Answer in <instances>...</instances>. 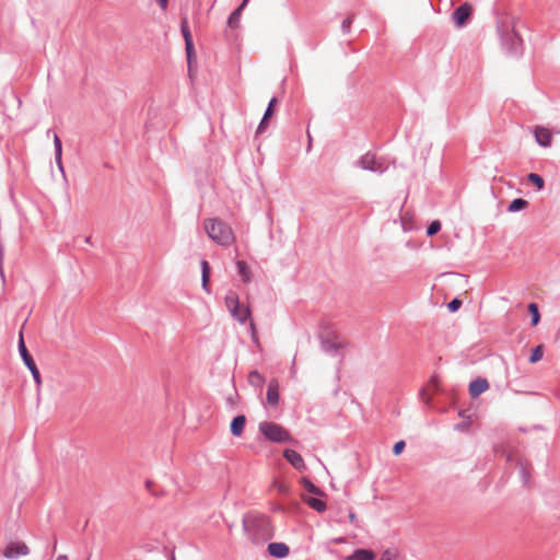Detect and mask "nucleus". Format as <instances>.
Returning <instances> with one entry per match:
<instances>
[{"label": "nucleus", "instance_id": "obj_17", "mask_svg": "<svg viewBox=\"0 0 560 560\" xmlns=\"http://www.w3.org/2000/svg\"><path fill=\"white\" fill-rule=\"evenodd\" d=\"M374 551L370 549H357L352 555L347 557V560H374Z\"/></svg>", "mask_w": 560, "mask_h": 560}, {"label": "nucleus", "instance_id": "obj_6", "mask_svg": "<svg viewBox=\"0 0 560 560\" xmlns=\"http://www.w3.org/2000/svg\"><path fill=\"white\" fill-rule=\"evenodd\" d=\"M471 13L472 7L469 3H464L459 8H457L453 13V20L456 26H464L467 20L470 18Z\"/></svg>", "mask_w": 560, "mask_h": 560}, {"label": "nucleus", "instance_id": "obj_41", "mask_svg": "<svg viewBox=\"0 0 560 560\" xmlns=\"http://www.w3.org/2000/svg\"><path fill=\"white\" fill-rule=\"evenodd\" d=\"M56 560H68V557L67 556H58Z\"/></svg>", "mask_w": 560, "mask_h": 560}, {"label": "nucleus", "instance_id": "obj_9", "mask_svg": "<svg viewBox=\"0 0 560 560\" xmlns=\"http://www.w3.org/2000/svg\"><path fill=\"white\" fill-rule=\"evenodd\" d=\"M283 457L299 471L306 469L303 457L294 450L287 448L283 451Z\"/></svg>", "mask_w": 560, "mask_h": 560}, {"label": "nucleus", "instance_id": "obj_12", "mask_svg": "<svg viewBox=\"0 0 560 560\" xmlns=\"http://www.w3.org/2000/svg\"><path fill=\"white\" fill-rule=\"evenodd\" d=\"M360 164L362 168L369 170V171H382L381 163L376 159V155L373 153H366L364 154L361 160Z\"/></svg>", "mask_w": 560, "mask_h": 560}, {"label": "nucleus", "instance_id": "obj_34", "mask_svg": "<svg viewBox=\"0 0 560 560\" xmlns=\"http://www.w3.org/2000/svg\"><path fill=\"white\" fill-rule=\"evenodd\" d=\"M182 33H183V36H184V39L185 42H190L192 40V37H191V34H190V31L188 28V25H187V22L184 21L182 23Z\"/></svg>", "mask_w": 560, "mask_h": 560}, {"label": "nucleus", "instance_id": "obj_2", "mask_svg": "<svg viewBox=\"0 0 560 560\" xmlns=\"http://www.w3.org/2000/svg\"><path fill=\"white\" fill-rule=\"evenodd\" d=\"M258 429L259 432L270 442L285 443L293 441L289 431L278 423L264 421L259 423Z\"/></svg>", "mask_w": 560, "mask_h": 560}, {"label": "nucleus", "instance_id": "obj_16", "mask_svg": "<svg viewBox=\"0 0 560 560\" xmlns=\"http://www.w3.org/2000/svg\"><path fill=\"white\" fill-rule=\"evenodd\" d=\"M302 500L313 510L322 513L326 510V503L319 499L307 497L305 494H301Z\"/></svg>", "mask_w": 560, "mask_h": 560}, {"label": "nucleus", "instance_id": "obj_15", "mask_svg": "<svg viewBox=\"0 0 560 560\" xmlns=\"http://www.w3.org/2000/svg\"><path fill=\"white\" fill-rule=\"evenodd\" d=\"M246 424V418L245 416H237L235 417L231 422V433L234 436H240L245 428Z\"/></svg>", "mask_w": 560, "mask_h": 560}, {"label": "nucleus", "instance_id": "obj_37", "mask_svg": "<svg viewBox=\"0 0 560 560\" xmlns=\"http://www.w3.org/2000/svg\"><path fill=\"white\" fill-rule=\"evenodd\" d=\"M406 444L404 441H398L397 443H395L394 447H393V452L395 455H399L404 448H405Z\"/></svg>", "mask_w": 560, "mask_h": 560}, {"label": "nucleus", "instance_id": "obj_3", "mask_svg": "<svg viewBox=\"0 0 560 560\" xmlns=\"http://www.w3.org/2000/svg\"><path fill=\"white\" fill-rule=\"evenodd\" d=\"M19 350H20V353H21V357H22L24 363L30 369V371H31L35 382L37 384H40L39 371H38L35 362H34L33 358L31 357V354L28 353V351H27V349L25 347L22 334L20 335Z\"/></svg>", "mask_w": 560, "mask_h": 560}, {"label": "nucleus", "instance_id": "obj_25", "mask_svg": "<svg viewBox=\"0 0 560 560\" xmlns=\"http://www.w3.org/2000/svg\"><path fill=\"white\" fill-rule=\"evenodd\" d=\"M248 382L252 386H255V387H261L262 384L265 383V378L264 376L258 373L257 371H253L249 373L248 375Z\"/></svg>", "mask_w": 560, "mask_h": 560}, {"label": "nucleus", "instance_id": "obj_31", "mask_svg": "<svg viewBox=\"0 0 560 560\" xmlns=\"http://www.w3.org/2000/svg\"><path fill=\"white\" fill-rule=\"evenodd\" d=\"M542 355H544V348H542V346H541V345H539V346H537V347L533 350L532 355H530V358H529V362H530V363H536V362H538V361H540V360H541Z\"/></svg>", "mask_w": 560, "mask_h": 560}, {"label": "nucleus", "instance_id": "obj_26", "mask_svg": "<svg viewBox=\"0 0 560 560\" xmlns=\"http://www.w3.org/2000/svg\"><path fill=\"white\" fill-rule=\"evenodd\" d=\"M236 266H237V269H238V272H240L241 277L243 278V281L244 282H249L250 281V271H249L246 262L242 261V260H238L236 262Z\"/></svg>", "mask_w": 560, "mask_h": 560}, {"label": "nucleus", "instance_id": "obj_7", "mask_svg": "<svg viewBox=\"0 0 560 560\" xmlns=\"http://www.w3.org/2000/svg\"><path fill=\"white\" fill-rule=\"evenodd\" d=\"M440 382L436 376H432L425 387L420 392V397L425 405H430L433 395L439 390Z\"/></svg>", "mask_w": 560, "mask_h": 560}, {"label": "nucleus", "instance_id": "obj_11", "mask_svg": "<svg viewBox=\"0 0 560 560\" xmlns=\"http://www.w3.org/2000/svg\"><path fill=\"white\" fill-rule=\"evenodd\" d=\"M489 389V382L486 378H477L469 384V394L472 398L478 397Z\"/></svg>", "mask_w": 560, "mask_h": 560}, {"label": "nucleus", "instance_id": "obj_24", "mask_svg": "<svg viewBox=\"0 0 560 560\" xmlns=\"http://www.w3.org/2000/svg\"><path fill=\"white\" fill-rule=\"evenodd\" d=\"M240 304L238 294L234 291H229L225 296V305L228 310L235 308Z\"/></svg>", "mask_w": 560, "mask_h": 560}, {"label": "nucleus", "instance_id": "obj_10", "mask_svg": "<svg viewBox=\"0 0 560 560\" xmlns=\"http://www.w3.org/2000/svg\"><path fill=\"white\" fill-rule=\"evenodd\" d=\"M267 404L276 407L279 402V383L276 378L271 380L267 389Z\"/></svg>", "mask_w": 560, "mask_h": 560}, {"label": "nucleus", "instance_id": "obj_14", "mask_svg": "<svg viewBox=\"0 0 560 560\" xmlns=\"http://www.w3.org/2000/svg\"><path fill=\"white\" fill-rule=\"evenodd\" d=\"M229 312L241 324L245 323L246 319L250 316V310L246 306H242L241 304H238L235 308H231Z\"/></svg>", "mask_w": 560, "mask_h": 560}, {"label": "nucleus", "instance_id": "obj_32", "mask_svg": "<svg viewBox=\"0 0 560 560\" xmlns=\"http://www.w3.org/2000/svg\"><path fill=\"white\" fill-rule=\"evenodd\" d=\"M440 230H441V223H440V221L435 220V221H433V222L428 226L427 234H428L429 236H433V235H434V234H436Z\"/></svg>", "mask_w": 560, "mask_h": 560}, {"label": "nucleus", "instance_id": "obj_33", "mask_svg": "<svg viewBox=\"0 0 560 560\" xmlns=\"http://www.w3.org/2000/svg\"><path fill=\"white\" fill-rule=\"evenodd\" d=\"M185 48H186V54H187L188 62L190 63L191 58L195 56V49H194L192 40L185 42Z\"/></svg>", "mask_w": 560, "mask_h": 560}, {"label": "nucleus", "instance_id": "obj_23", "mask_svg": "<svg viewBox=\"0 0 560 560\" xmlns=\"http://www.w3.org/2000/svg\"><path fill=\"white\" fill-rule=\"evenodd\" d=\"M271 488L283 494H288L291 491L289 483L280 479H273L271 482Z\"/></svg>", "mask_w": 560, "mask_h": 560}, {"label": "nucleus", "instance_id": "obj_39", "mask_svg": "<svg viewBox=\"0 0 560 560\" xmlns=\"http://www.w3.org/2000/svg\"><path fill=\"white\" fill-rule=\"evenodd\" d=\"M162 10H166L168 0H156Z\"/></svg>", "mask_w": 560, "mask_h": 560}, {"label": "nucleus", "instance_id": "obj_36", "mask_svg": "<svg viewBox=\"0 0 560 560\" xmlns=\"http://www.w3.org/2000/svg\"><path fill=\"white\" fill-rule=\"evenodd\" d=\"M460 305L462 301L458 299H454L448 303L447 307L451 312H456L460 307Z\"/></svg>", "mask_w": 560, "mask_h": 560}, {"label": "nucleus", "instance_id": "obj_8", "mask_svg": "<svg viewBox=\"0 0 560 560\" xmlns=\"http://www.w3.org/2000/svg\"><path fill=\"white\" fill-rule=\"evenodd\" d=\"M534 136L537 143L544 148H549L552 143V132L546 127H535Z\"/></svg>", "mask_w": 560, "mask_h": 560}, {"label": "nucleus", "instance_id": "obj_22", "mask_svg": "<svg viewBox=\"0 0 560 560\" xmlns=\"http://www.w3.org/2000/svg\"><path fill=\"white\" fill-rule=\"evenodd\" d=\"M301 483L307 492L319 497L324 495V492L318 487H316L310 479L304 477L301 479Z\"/></svg>", "mask_w": 560, "mask_h": 560}, {"label": "nucleus", "instance_id": "obj_18", "mask_svg": "<svg viewBox=\"0 0 560 560\" xmlns=\"http://www.w3.org/2000/svg\"><path fill=\"white\" fill-rule=\"evenodd\" d=\"M277 98L276 97H272L269 102V105H268V108L267 110L265 112V115L258 126V129H257V132H262L265 131L266 127H267V120L272 116L273 114V108L277 104Z\"/></svg>", "mask_w": 560, "mask_h": 560}, {"label": "nucleus", "instance_id": "obj_28", "mask_svg": "<svg viewBox=\"0 0 560 560\" xmlns=\"http://www.w3.org/2000/svg\"><path fill=\"white\" fill-rule=\"evenodd\" d=\"M241 13H242V10L238 8L234 12H232V14L230 15L229 21H228V24L230 27H232V28L238 27Z\"/></svg>", "mask_w": 560, "mask_h": 560}, {"label": "nucleus", "instance_id": "obj_27", "mask_svg": "<svg viewBox=\"0 0 560 560\" xmlns=\"http://www.w3.org/2000/svg\"><path fill=\"white\" fill-rule=\"evenodd\" d=\"M527 205H528V202L522 198L514 199L509 206V211L515 212V211L525 209L527 207Z\"/></svg>", "mask_w": 560, "mask_h": 560}, {"label": "nucleus", "instance_id": "obj_38", "mask_svg": "<svg viewBox=\"0 0 560 560\" xmlns=\"http://www.w3.org/2000/svg\"><path fill=\"white\" fill-rule=\"evenodd\" d=\"M349 522L355 524L358 521L357 514L351 510L348 515Z\"/></svg>", "mask_w": 560, "mask_h": 560}, {"label": "nucleus", "instance_id": "obj_42", "mask_svg": "<svg viewBox=\"0 0 560 560\" xmlns=\"http://www.w3.org/2000/svg\"><path fill=\"white\" fill-rule=\"evenodd\" d=\"M291 506H292V509L298 508V506H299V503H298V502H293V503L291 504Z\"/></svg>", "mask_w": 560, "mask_h": 560}, {"label": "nucleus", "instance_id": "obj_13", "mask_svg": "<svg viewBox=\"0 0 560 560\" xmlns=\"http://www.w3.org/2000/svg\"><path fill=\"white\" fill-rule=\"evenodd\" d=\"M268 552L275 558H285L290 549L284 542H271L268 545Z\"/></svg>", "mask_w": 560, "mask_h": 560}, {"label": "nucleus", "instance_id": "obj_4", "mask_svg": "<svg viewBox=\"0 0 560 560\" xmlns=\"http://www.w3.org/2000/svg\"><path fill=\"white\" fill-rule=\"evenodd\" d=\"M503 44L506 46L508 50L511 52L520 51L522 47V37L515 31L514 26H512L511 32H508L502 36Z\"/></svg>", "mask_w": 560, "mask_h": 560}, {"label": "nucleus", "instance_id": "obj_35", "mask_svg": "<svg viewBox=\"0 0 560 560\" xmlns=\"http://www.w3.org/2000/svg\"><path fill=\"white\" fill-rule=\"evenodd\" d=\"M249 328H250V334H252L253 341L259 347L260 342H259V338H258V335H257L256 325H255V323L253 320L249 323Z\"/></svg>", "mask_w": 560, "mask_h": 560}, {"label": "nucleus", "instance_id": "obj_20", "mask_svg": "<svg viewBox=\"0 0 560 560\" xmlns=\"http://www.w3.org/2000/svg\"><path fill=\"white\" fill-rule=\"evenodd\" d=\"M202 288L209 292L210 266L207 260H201Z\"/></svg>", "mask_w": 560, "mask_h": 560}, {"label": "nucleus", "instance_id": "obj_29", "mask_svg": "<svg viewBox=\"0 0 560 560\" xmlns=\"http://www.w3.org/2000/svg\"><path fill=\"white\" fill-rule=\"evenodd\" d=\"M527 179L530 183H533L537 187L538 190H541L544 188L545 182L540 175H538L536 173H530V174H528Z\"/></svg>", "mask_w": 560, "mask_h": 560}, {"label": "nucleus", "instance_id": "obj_1", "mask_svg": "<svg viewBox=\"0 0 560 560\" xmlns=\"http://www.w3.org/2000/svg\"><path fill=\"white\" fill-rule=\"evenodd\" d=\"M203 230L213 242L221 246H230L235 242V234L232 228L220 219H206L203 221Z\"/></svg>", "mask_w": 560, "mask_h": 560}, {"label": "nucleus", "instance_id": "obj_40", "mask_svg": "<svg viewBox=\"0 0 560 560\" xmlns=\"http://www.w3.org/2000/svg\"><path fill=\"white\" fill-rule=\"evenodd\" d=\"M249 0H243L242 4L238 7L243 11V9L247 5Z\"/></svg>", "mask_w": 560, "mask_h": 560}, {"label": "nucleus", "instance_id": "obj_21", "mask_svg": "<svg viewBox=\"0 0 560 560\" xmlns=\"http://www.w3.org/2000/svg\"><path fill=\"white\" fill-rule=\"evenodd\" d=\"M380 560H404V558L396 548H387L382 552Z\"/></svg>", "mask_w": 560, "mask_h": 560}, {"label": "nucleus", "instance_id": "obj_19", "mask_svg": "<svg viewBox=\"0 0 560 560\" xmlns=\"http://www.w3.org/2000/svg\"><path fill=\"white\" fill-rule=\"evenodd\" d=\"M54 144H55L56 164H57L59 171L63 173V165H62V160H61L62 143H61L60 138L57 135L54 136Z\"/></svg>", "mask_w": 560, "mask_h": 560}, {"label": "nucleus", "instance_id": "obj_30", "mask_svg": "<svg viewBox=\"0 0 560 560\" xmlns=\"http://www.w3.org/2000/svg\"><path fill=\"white\" fill-rule=\"evenodd\" d=\"M528 311L532 314V325L536 326L539 323V319H540V315H539V311H538L537 304L530 303L528 305Z\"/></svg>", "mask_w": 560, "mask_h": 560}, {"label": "nucleus", "instance_id": "obj_5", "mask_svg": "<svg viewBox=\"0 0 560 560\" xmlns=\"http://www.w3.org/2000/svg\"><path fill=\"white\" fill-rule=\"evenodd\" d=\"M30 548L24 542H10L3 550V556L8 559H15L20 556H27Z\"/></svg>", "mask_w": 560, "mask_h": 560}]
</instances>
